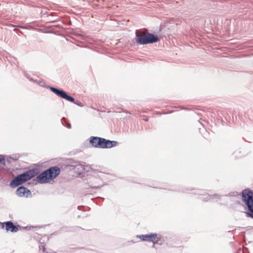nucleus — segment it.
Returning <instances> with one entry per match:
<instances>
[{"label": "nucleus", "instance_id": "obj_1", "mask_svg": "<svg viewBox=\"0 0 253 253\" xmlns=\"http://www.w3.org/2000/svg\"><path fill=\"white\" fill-rule=\"evenodd\" d=\"M40 169L36 168L29 169L19 174L11 180L10 186L12 188H16L36 176L40 173Z\"/></svg>", "mask_w": 253, "mask_h": 253}, {"label": "nucleus", "instance_id": "obj_2", "mask_svg": "<svg viewBox=\"0 0 253 253\" xmlns=\"http://www.w3.org/2000/svg\"><path fill=\"white\" fill-rule=\"evenodd\" d=\"M135 41L137 44L146 45L156 43L160 41V37L154 33L145 32L139 30L135 31Z\"/></svg>", "mask_w": 253, "mask_h": 253}, {"label": "nucleus", "instance_id": "obj_3", "mask_svg": "<svg viewBox=\"0 0 253 253\" xmlns=\"http://www.w3.org/2000/svg\"><path fill=\"white\" fill-rule=\"evenodd\" d=\"M89 143L94 148L107 149L117 146L118 142L107 139L103 137L92 136L89 138Z\"/></svg>", "mask_w": 253, "mask_h": 253}, {"label": "nucleus", "instance_id": "obj_4", "mask_svg": "<svg viewBox=\"0 0 253 253\" xmlns=\"http://www.w3.org/2000/svg\"><path fill=\"white\" fill-rule=\"evenodd\" d=\"M242 199L246 207L247 217L253 218V191L248 188L243 190Z\"/></svg>", "mask_w": 253, "mask_h": 253}, {"label": "nucleus", "instance_id": "obj_5", "mask_svg": "<svg viewBox=\"0 0 253 253\" xmlns=\"http://www.w3.org/2000/svg\"><path fill=\"white\" fill-rule=\"evenodd\" d=\"M85 180L88 186L91 188H99L103 185V182L99 176H91Z\"/></svg>", "mask_w": 253, "mask_h": 253}, {"label": "nucleus", "instance_id": "obj_6", "mask_svg": "<svg viewBox=\"0 0 253 253\" xmlns=\"http://www.w3.org/2000/svg\"><path fill=\"white\" fill-rule=\"evenodd\" d=\"M56 92H58V96L61 98L64 99L69 102H72L80 107H83L84 106L81 102L78 100H76L73 97L62 89L61 91L57 90Z\"/></svg>", "mask_w": 253, "mask_h": 253}, {"label": "nucleus", "instance_id": "obj_7", "mask_svg": "<svg viewBox=\"0 0 253 253\" xmlns=\"http://www.w3.org/2000/svg\"><path fill=\"white\" fill-rule=\"evenodd\" d=\"M0 224L1 226V228L3 229L5 227V229L7 232L10 231L12 233L16 232L18 231L19 227H20L18 224L15 225L13 222L11 221H7L4 222H0Z\"/></svg>", "mask_w": 253, "mask_h": 253}, {"label": "nucleus", "instance_id": "obj_8", "mask_svg": "<svg viewBox=\"0 0 253 253\" xmlns=\"http://www.w3.org/2000/svg\"><path fill=\"white\" fill-rule=\"evenodd\" d=\"M36 181L40 184H45L51 181L46 169L36 175Z\"/></svg>", "mask_w": 253, "mask_h": 253}, {"label": "nucleus", "instance_id": "obj_9", "mask_svg": "<svg viewBox=\"0 0 253 253\" xmlns=\"http://www.w3.org/2000/svg\"><path fill=\"white\" fill-rule=\"evenodd\" d=\"M67 167L70 170H74L79 175H82L85 170L84 165L79 163H76L75 165H68Z\"/></svg>", "mask_w": 253, "mask_h": 253}, {"label": "nucleus", "instance_id": "obj_10", "mask_svg": "<svg viewBox=\"0 0 253 253\" xmlns=\"http://www.w3.org/2000/svg\"><path fill=\"white\" fill-rule=\"evenodd\" d=\"M46 170L47 172L51 181L58 177L61 172L60 168L56 166L50 167L46 169Z\"/></svg>", "mask_w": 253, "mask_h": 253}, {"label": "nucleus", "instance_id": "obj_11", "mask_svg": "<svg viewBox=\"0 0 253 253\" xmlns=\"http://www.w3.org/2000/svg\"><path fill=\"white\" fill-rule=\"evenodd\" d=\"M16 194L20 197H24L28 198L31 197L32 196L31 191L27 188L22 185L17 188L16 191Z\"/></svg>", "mask_w": 253, "mask_h": 253}, {"label": "nucleus", "instance_id": "obj_12", "mask_svg": "<svg viewBox=\"0 0 253 253\" xmlns=\"http://www.w3.org/2000/svg\"><path fill=\"white\" fill-rule=\"evenodd\" d=\"M136 237L140 239L142 241L151 242L155 241V239L157 237V233H151L145 235H137Z\"/></svg>", "mask_w": 253, "mask_h": 253}, {"label": "nucleus", "instance_id": "obj_13", "mask_svg": "<svg viewBox=\"0 0 253 253\" xmlns=\"http://www.w3.org/2000/svg\"><path fill=\"white\" fill-rule=\"evenodd\" d=\"M38 84L41 86L44 87L47 89H49L51 92H52L53 93H54L57 96H58V93H57L58 92H56V91L57 90L61 91L62 89L61 88H57V87H54L52 86H50L49 85H46L45 84V82L43 80H42L41 79H39Z\"/></svg>", "mask_w": 253, "mask_h": 253}, {"label": "nucleus", "instance_id": "obj_14", "mask_svg": "<svg viewBox=\"0 0 253 253\" xmlns=\"http://www.w3.org/2000/svg\"><path fill=\"white\" fill-rule=\"evenodd\" d=\"M194 194H196L195 193ZM196 194L202 196V197H200L199 198V199L201 200L202 201L204 202H208L211 199H212V195H210L208 193L207 194H202L201 193H197Z\"/></svg>", "mask_w": 253, "mask_h": 253}, {"label": "nucleus", "instance_id": "obj_15", "mask_svg": "<svg viewBox=\"0 0 253 253\" xmlns=\"http://www.w3.org/2000/svg\"><path fill=\"white\" fill-rule=\"evenodd\" d=\"M19 157L18 155H13L12 156H7L6 157V162L11 164L16 162L19 159Z\"/></svg>", "mask_w": 253, "mask_h": 253}, {"label": "nucleus", "instance_id": "obj_16", "mask_svg": "<svg viewBox=\"0 0 253 253\" xmlns=\"http://www.w3.org/2000/svg\"><path fill=\"white\" fill-rule=\"evenodd\" d=\"M164 242V237H162L161 235L158 236V235L157 234V237L155 239L154 244L161 245L163 244Z\"/></svg>", "mask_w": 253, "mask_h": 253}, {"label": "nucleus", "instance_id": "obj_17", "mask_svg": "<svg viewBox=\"0 0 253 253\" xmlns=\"http://www.w3.org/2000/svg\"><path fill=\"white\" fill-rule=\"evenodd\" d=\"M61 123L63 126L68 128H71V125L70 123H69L67 120L64 117H63L61 119Z\"/></svg>", "mask_w": 253, "mask_h": 253}, {"label": "nucleus", "instance_id": "obj_18", "mask_svg": "<svg viewBox=\"0 0 253 253\" xmlns=\"http://www.w3.org/2000/svg\"><path fill=\"white\" fill-rule=\"evenodd\" d=\"M0 164L3 167L6 166V156L4 155L0 154Z\"/></svg>", "mask_w": 253, "mask_h": 253}, {"label": "nucleus", "instance_id": "obj_19", "mask_svg": "<svg viewBox=\"0 0 253 253\" xmlns=\"http://www.w3.org/2000/svg\"><path fill=\"white\" fill-rule=\"evenodd\" d=\"M194 188H192L191 187L189 188H183L181 189H178V191L182 192V193H189L191 190H193Z\"/></svg>", "mask_w": 253, "mask_h": 253}, {"label": "nucleus", "instance_id": "obj_20", "mask_svg": "<svg viewBox=\"0 0 253 253\" xmlns=\"http://www.w3.org/2000/svg\"><path fill=\"white\" fill-rule=\"evenodd\" d=\"M225 196L229 197H236L240 196V194L238 193V192L235 191L230 192L228 194L225 195Z\"/></svg>", "mask_w": 253, "mask_h": 253}, {"label": "nucleus", "instance_id": "obj_21", "mask_svg": "<svg viewBox=\"0 0 253 253\" xmlns=\"http://www.w3.org/2000/svg\"><path fill=\"white\" fill-rule=\"evenodd\" d=\"M17 27L23 29H34L33 26L31 25H26V26H22V25H18L16 26Z\"/></svg>", "mask_w": 253, "mask_h": 253}, {"label": "nucleus", "instance_id": "obj_22", "mask_svg": "<svg viewBox=\"0 0 253 253\" xmlns=\"http://www.w3.org/2000/svg\"><path fill=\"white\" fill-rule=\"evenodd\" d=\"M39 249L40 250H42V252L44 253H50V252L46 251V248L44 245L39 246Z\"/></svg>", "mask_w": 253, "mask_h": 253}, {"label": "nucleus", "instance_id": "obj_23", "mask_svg": "<svg viewBox=\"0 0 253 253\" xmlns=\"http://www.w3.org/2000/svg\"><path fill=\"white\" fill-rule=\"evenodd\" d=\"M212 195V198H216V199H219L220 200H221V197H222L221 195H219L218 194H214L213 195Z\"/></svg>", "mask_w": 253, "mask_h": 253}, {"label": "nucleus", "instance_id": "obj_24", "mask_svg": "<svg viewBox=\"0 0 253 253\" xmlns=\"http://www.w3.org/2000/svg\"><path fill=\"white\" fill-rule=\"evenodd\" d=\"M38 79H34L33 78H30V81L32 82H33L34 83H36L37 84H38Z\"/></svg>", "mask_w": 253, "mask_h": 253}, {"label": "nucleus", "instance_id": "obj_25", "mask_svg": "<svg viewBox=\"0 0 253 253\" xmlns=\"http://www.w3.org/2000/svg\"><path fill=\"white\" fill-rule=\"evenodd\" d=\"M24 76H25V77H26V78H27L29 81H30V78H32L28 73H24Z\"/></svg>", "mask_w": 253, "mask_h": 253}, {"label": "nucleus", "instance_id": "obj_26", "mask_svg": "<svg viewBox=\"0 0 253 253\" xmlns=\"http://www.w3.org/2000/svg\"><path fill=\"white\" fill-rule=\"evenodd\" d=\"M47 12L46 11H43L42 10L41 12V14L42 15V16L43 15H47Z\"/></svg>", "mask_w": 253, "mask_h": 253}, {"label": "nucleus", "instance_id": "obj_27", "mask_svg": "<svg viewBox=\"0 0 253 253\" xmlns=\"http://www.w3.org/2000/svg\"><path fill=\"white\" fill-rule=\"evenodd\" d=\"M57 21V20H51L50 23H55Z\"/></svg>", "mask_w": 253, "mask_h": 253}, {"label": "nucleus", "instance_id": "obj_28", "mask_svg": "<svg viewBox=\"0 0 253 253\" xmlns=\"http://www.w3.org/2000/svg\"><path fill=\"white\" fill-rule=\"evenodd\" d=\"M82 208V206H79L78 207V208H78V209L79 210H80L81 209V208Z\"/></svg>", "mask_w": 253, "mask_h": 253}, {"label": "nucleus", "instance_id": "obj_29", "mask_svg": "<svg viewBox=\"0 0 253 253\" xmlns=\"http://www.w3.org/2000/svg\"><path fill=\"white\" fill-rule=\"evenodd\" d=\"M153 242V245L152 246V248H154L155 247V245L156 244H154V242H155V241H154Z\"/></svg>", "mask_w": 253, "mask_h": 253}, {"label": "nucleus", "instance_id": "obj_30", "mask_svg": "<svg viewBox=\"0 0 253 253\" xmlns=\"http://www.w3.org/2000/svg\"><path fill=\"white\" fill-rule=\"evenodd\" d=\"M128 242H130V243H135V242L133 241V240H131L130 241H128Z\"/></svg>", "mask_w": 253, "mask_h": 253}, {"label": "nucleus", "instance_id": "obj_31", "mask_svg": "<svg viewBox=\"0 0 253 253\" xmlns=\"http://www.w3.org/2000/svg\"><path fill=\"white\" fill-rule=\"evenodd\" d=\"M151 187H153V188H157L158 187L156 186H154V185H152V186H150Z\"/></svg>", "mask_w": 253, "mask_h": 253}, {"label": "nucleus", "instance_id": "obj_32", "mask_svg": "<svg viewBox=\"0 0 253 253\" xmlns=\"http://www.w3.org/2000/svg\"><path fill=\"white\" fill-rule=\"evenodd\" d=\"M7 171H8V172H11V169H8Z\"/></svg>", "mask_w": 253, "mask_h": 253}, {"label": "nucleus", "instance_id": "obj_33", "mask_svg": "<svg viewBox=\"0 0 253 253\" xmlns=\"http://www.w3.org/2000/svg\"><path fill=\"white\" fill-rule=\"evenodd\" d=\"M98 198L102 200H104V199L103 198H101V197H98Z\"/></svg>", "mask_w": 253, "mask_h": 253}, {"label": "nucleus", "instance_id": "obj_34", "mask_svg": "<svg viewBox=\"0 0 253 253\" xmlns=\"http://www.w3.org/2000/svg\"><path fill=\"white\" fill-rule=\"evenodd\" d=\"M236 203L237 204H239L240 202V201H236Z\"/></svg>", "mask_w": 253, "mask_h": 253}, {"label": "nucleus", "instance_id": "obj_35", "mask_svg": "<svg viewBox=\"0 0 253 253\" xmlns=\"http://www.w3.org/2000/svg\"><path fill=\"white\" fill-rule=\"evenodd\" d=\"M144 120H145V121H146V122H147V121H148V119H145Z\"/></svg>", "mask_w": 253, "mask_h": 253}]
</instances>
